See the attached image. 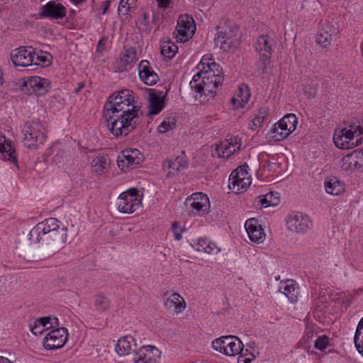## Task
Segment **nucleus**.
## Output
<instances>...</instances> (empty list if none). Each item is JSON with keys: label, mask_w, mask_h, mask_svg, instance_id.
Segmentation results:
<instances>
[{"label": "nucleus", "mask_w": 363, "mask_h": 363, "mask_svg": "<svg viewBox=\"0 0 363 363\" xmlns=\"http://www.w3.org/2000/svg\"><path fill=\"white\" fill-rule=\"evenodd\" d=\"M140 107L135 102V94L129 89H122L113 93L104 108V117L111 133L116 136L125 137L137 126Z\"/></svg>", "instance_id": "f257e3e1"}, {"label": "nucleus", "mask_w": 363, "mask_h": 363, "mask_svg": "<svg viewBox=\"0 0 363 363\" xmlns=\"http://www.w3.org/2000/svg\"><path fill=\"white\" fill-rule=\"evenodd\" d=\"M67 238V227L55 218L38 223L29 233L30 241L40 244L45 256L53 255L63 248Z\"/></svg>", "instance_id": "f03ea898"}, {"label": "nucleus", "mask_w": 363, "mask_h": 363, "mask_svg": "<svg viewBox=\"0 0 363 363\" xmlns=\"http://www.w3.org/2000/svg\"><path fill=\"white\" fill-rule=\"evenodd\" d=\"M223 81V76L215 75L211 70H204L195 74L189 85L201 97H207L213 96L215 89L222 84Z\"/></svg>", "instance_id": "7ed1b4c3"}, {"label": "nucleus", "mask_w": 363, "mask_h": 363, "mask_svg": "<svg viewBox=\"0 0 363 363\" xmlns=\"http://www.w3.org/2000/svg\"><path fill=\"white\" fill-rule=\"evenodd\" d=\"M23 133L25 145L28 148L38 147L46 139L45 128L39 121H32L25 123Z\"/></svg>", "instance_id": "20e7f679"}, {"label": "nucleus", "mask_w": 363, "mask_h": 363, "mask_svg": "<svg viewBox=\"0 0 363 363\" xmlns=\"http://www.w3.org/2000/svg\"><path fill=\"white\" fill-rule=\"evenodd\" d=\"M212 346L216 351L227 356H235L242 353L243 344L236 336H222L212 342Z\"/></svg>", "instance_id": "39448f33"}, {"label": "nucleus", "mask_w": 363, "mask_h": 363, "mask_svg": "<svg viewBox=\"0 0 363 363\" xmlns=\"http://www.w3.org/2000/svg\"><path fill=\"white\" fill-rule=\"evenodd\" d=\"M142 204L139 191L135 188H131L121 193L117 200V208L123 213H132Z\"/></svg>", "instance_id": "423d86ee"}, {"label": "nucleus", "mask_w": 363, "mask_h": 363, "mask_svg": "<svg viewBox=\"0 0 363 363\" xmlns=\"http://www.w3.org/2000/svg\"><path fill=\"white\" fill-rule=\"evenodd\" d=\"M355 138V130L352 129V125H349L348 128H342L336 130L333 135V141L335 146L340 149H350L358 146L363 143V137Z\"/></svg>", "instance_id": "0eeeda50"}, {"label": "nucleus", "mask_w": 363, "mask_h": 363, "mask_svg": "<svg viewBox=\"0 0 363 363\" xmlns=\"http://www.w3.org/2000/svg\"><path fill=\"white\" fill-rule=\"evenodd\" d=\"M215 45L223 52H229L238 46L240 43L237 28H228L219 30L215 38Z\"/></svg>", "instance_id": "6e6552de"}, {"label": "nucleus", "mask_w": 363, "mask_h": 363, "mask_svg": "<svg viewBox=\"0 0 363 363\" xmlns=\"http://www.w3.org/2000/svg\"><path fill=\"white\" fill-rule=\"evenodd\" d=\"M196 23L194 18L187 14L180 15L174 35L177 42L185 43L191 38L195 32Z\"/></svg>", "instance_id": "1a4fd4ad"}, {"label": "nucleus", "mask_w": 363, "mask_h": 363, "mask_svg": "<svg viewBox=\"0 0 363 363\" xmlns=\"http://www.w3.org/2000/svg\"><path fill=\"white\" fill-rule=\"evenodd\" d=\"M241 147V139L238 136H230L229 138L215 145L213 155L220 158H229Z\"/></svg>", "instance_id": "9d476101"}, {"label": "nucleus", "mask_w": 363, "mask_h": 363, "mask_svg": "<svg viewBox=\"0 0 363 363\" xmlns=\"http://www.w3.org/2000/svg\"><path fill=\"white\" fill-rule=\"evenodd\" d=\"M185 205L189 209H191V212L195 211V214L200 216L208 213L211 207L208 197L202 192L192 194L187 198Z\"/></svg>", "instance_id": "9b49d317"}, {"label": "nucleus", "mask_w": 363, "mask_h": 363, "mask_svg": "<svg viewBox=\"0 0 363 363\" xmlns=\"http://www.w3.org/2000/svg\"><path fill=\"white\" fill-rule=\"evenodd\" d=\"M160 354V351L154 346H143L128 357L127 363H155L156 357H159Z\"/></svg>", "instance_id": "f8f14e48"}, {"label": "nucleus", "mask_w": 363, "mask_h": 363, "mask_svg": "<svg viewBox=\"0 0 363 363\" xmlns=\"http://www.w3.org/2000/svg\"><path fill=\"white\" fill-rule=\"evenodd\" d=\"M35 53L32 47H20L11 53V60L15 66L30 67L35 62Z\"/></svg>", "instance_id": "ddd939ff"}, {"label": "nucleus", "mask_w": 363, "mask_h": 363, "mask_svg": "<svg viewBox=\"0 0 363 363\" xmlns=\"http://www.w3.org/2000/svg\"><path fill=\"white\" fill-rule=\"evenodd\" d=\"M68 339L67 330L60 328L49 332L44 339V347L47 350H56L62 347Z\"/></svg>", "instance_id": "4468645a"}, {"label": "nucleus", "mask_w": 363, "mask_h": 363, "mask_svg": "<svg viewBox=\"0 0 363 363\" xmlns=\"http://www.w3.org/2000/svg\"><path fill=\"white\" fill-rule=\"evenodd\" d=\"M121 156H118L117 160L119 168L133 169L136 167L143 161V155L137 149H126L121 152Z\"/></svg>", "instance_id": "2eb2a0df"}, {"label": "nucleus", "mask_w": 363, "mask_h": 363, "mask_svg": "<svg viewBox=\"0 0 363 363\" xmlns=\"http://www.w3.org/2000/svg\"><path fill=\"white\" fill-rule=\"evenodd\" d=\"M247 165H243L233 170L230 175V187L233 190L239 191L245 189L250 184L247 169Z\"/></svg>", "instance_id": "dca6fc26"}, {"label": "nucleus", "mask_w": 363, "mask_h": 363, "mask_svg": "<svg viewBox=\"0 0 363 363\" xmlns=\"http://www.w3.org/2000/svg\"><path fill=\"white\" fill-rule=\"evenodd\" d=\"M286 225L291 232L300 233L307 231L311 226V222L308 216L298 213L288 216Z\"/></svg>", "instance_id": "f3484780"}, {"label": "nucleus", "mask_w": 363, "mask_h": 363, "mask_svg": "<svg viewBox=\"0 0 363 363\" xmlns=\"http://www.w3.org/2000/svg\"><path fill=\"white\" fill-rule=\"evenodd\" d=\"M337 32L338 29L335 25L328 22L322 23L316 38L317 43L323 48H328Z\"/></svg>", "instance_id": "a211bd4d"}, {"label": "nucleus", "mask_w": 363, "mask_h": 363, "mask_svg": "<svg viewBox=\"0 0 363 363\" xmlns=\"http://www.w3.org/2000/svg\"><path fill=\"white\" fill-rule=\"evenodd\" d=\"M67 13L66 8L60 3L50 1L40 9V15L50 19L59 20L63 18Z\"/></svg>", "instance_id": "6ab92c4d"}, {"label": "nucleus", "mask_w": 363, "mask_h": 363, "mask_svg": "<svg viewBox=\"0 0 363 363\" xmlns=\"http://www.w3.org/2000/svg\"><path fill=\"white\" fill-rule=\"evenodd\" d=\"M189 162L187 157L182 151V154L174 159L166 160L162 163V167L164 169L167 170L168 175H175L186 169L188 167Z\"/></svg>", "instance_id": "aec40b11"}, {"label": "nucleus", "mask_w": 363, "mask_h": 363, "mask_svg": "<svg viewBox=\"0 0 363 363\" xmlns=\"http://www.w3.org/2000/svg\"><path fill=\"white\" fill-rule=\"evenodd\" d=\"M0 159L9 161L18 167L16 149L11 142L6 140L5 136L1 133H0Z\"/></svg>", "instance_id": "412c9836"}, {"label": "nucleus", "mask_w": 363, "mask_h": 363, "mask_svg": "<svg viewBox=\"0 0 363 363\" xmlns=\"http://www.w3.org/2000/svg\"><path fill=\"white\" fill-rule=\"evenodd\" d=\"M139 77L141 81L152 86L160 80L158 74L154 71L147 60H142L138 65Z\"/></svg>", "instance_id": "4be33fe9"}, {"label": "nucleus", "mask_w": 363, "mask_h": 363, "mask_svg": "<svg viewBox=\"0 0 363 363\" xmlns=\"http://www.w3.org/2000/svg\"><path fill=\"white\" fill-rule=\"evenodd\" d=\"M250 240L254 242H262L265 233L264 229L255 218L247 219L245 224Z\"/></svg>", "instance_id": "5701e85b"}, {"label": "nucleus", "mask_w": 363, "mask_h": 363, "mask_svg": "<svg viewBox=\"0 0 363 363\" xmlns=\"http://www.w3.org/2000/svg\"><path fill=\"white\" fill-rule=\"evenodd\" d=\"M24 85L33 89L36 95H45L50 89V82L48 79L43 78L38 76H33L30 77Z\"/></svg>", "instance_id": "b1692460"}, {"label": "nucleus", "mask_w": 363, "mask_h": 363, "mask_svg": "<svg viewBox=\"0 0 363 363\" xmlns=\"http://www.w3.org/2000/svg\"><path fill=\"white\" fill-rule=\"evenodd\" d=\"M137 345L135 339L131 335H125L118 340L115 347V350L120 356H127L130 357L135 352Z\"/></svg>", "instance_id": "393cba45"}, {"label": "nucleus", "mask_w": 363, "mask_h": 363, "mask_svg": "<svg viewBox=\"0 0 363 363\" xmlns=\"http://www.w3.org/2000/svg\"><path fill=\"white\" fill-rule=\"evenodd\" d=\"M164 306L167 309L180 313L186 308V302L179 294L166 292L164 294Z\"/></svg>", "instance_id": "a878e982"}, {"label": "nucleus", "mask_w": 363, "mask_h": 363, "mask_svg": "<svg viewBox=\"0 0 363 363\" xmlns=\"http://www.w3.org/2000/svg\"><path fill=\"white\" fill-rule=\"evenodd\" d=\"M136 60V51L133 49H128L121 54L120 58L116 62V69L120 72L128 71Z\"/></svg>", "instance_id": "bb28decb"}, {"label": "nucleus", "mask_w": 363, "mask_h": 363, "mask_svg": "<svg viewBox=\"0 0 363 363\" xmlns=\"http://www.w3.org/2000/svg\"><path fill=\"white\" fill-rule=\"evenodd\" d=\"M164 95L162 91L151 90L149 94V111L147 115H157L164 107Z\"/></svg>", "instance_id": "cd10ccee"}, {"label": "nucleus", "mask_w": 363, "mask_h": 363, "mask_svg": "<svg viewBox=\"0 0 363 363\" xmlns=\"http://www.w3.org/2000/svg\"><path fill=\"white\" fill-rule=\"evenodd\" d=\"M274 40L269 35H262L258 37L256 43L255 45V50L261 54H268L272 57V47L274 45Z\"/></svg>", "instance_id": "c85d7f7f"}, {"label": "nucleus", "mask_w": 363, "mask_h": 363, "mask_svg": "<svg viewBox=\"0 0 363 363\" xmlns=\"http://www.w3.org/2000/svg\"><path fill=\"white\" fill-rule=\"evenodd\" d=\"M279 291L283 293L291 303L297 301L298 287L295 281L287 279L285 282H281Z\"/></svg>", "instance_id": "c756f323"}, {"label": "nucleus", "mask_w": 363, "mask_h": 363, "mask_svg": "<svg viewBox=\"0 0 363 363\" xmlns=\"http://www.w3.org/2000/svg\"><path fill=\"white\" fill-rule=\"evenodd\" d=\"M325 188L328 194L339 195L344 191V184L339 179L333 177L325 180Z\"/></svg>", "instance_id": "7c9ffc66"}, {"label": "nucleus", "mask_w": 363, "mask_h": 363, "mask_svg": "<svg viewBox=\"0 0 363 363\" xmlns=\"http://www.w3.org/2000/svg\"><path fill=\"white\" fill-rule=\"evenodd\" d=\"M280 199L278 193L269 192L260 198L259 202L262 208L276 206L279 204Z\"/></svg>", "instance_id": "2f4dec72"}, {"label": "nucleus", "mask_w": 363, "mask_h": 363, "mask_svg": "<svg viewBox=\"0 0 363 363\" xmlns=\"http://www.w3.org/2000/svg\"><path fill=\"white\" fill-rule=\"evenodd\" d=\"M341 168L343 171L350 172L360 170L352 153L345 155L342 158Z\"/></svg>", "instance_id": "473e14b6"}, {"label": "nucleus", "mask_w": 363, "mask_h": 363, "mask_svg": "<svg viewBox=\"0 0 363 363\" xmlns=\"http://www.w3.org/2000/svg\"><path fill=\"white\" fill-rule=\"evenodd\" d=\"M354 342L358 352L363 356V317L357 325Z\"/></svg>", "instance_id": "72a5a7b5"}, {"label": "nucleus", "mask_w": 363, "mask_h": 363, "mask_svg": "<svg viewBox=\"0 0 363 363\" xmlns=\"http://www.w3.org/2000/svg\"><path fill=\"white\" fill-rule=\"evenodd\" d=\"M269 116V108L267 106H262L256 116L252 120V125L255 128L260 127Z\"/></svg>", "instance_id": "f704fd0d"}, {"label": "nucleus", "mask_w": 363, "mask_h": 363, "mask_svg": "<svg viewBox=\"0 0 363 363\" xmlns=\"http://www.w3.org/2000/svg\"><path fill=\"white\" fill-rule=\"evenodd\" d=\"M107 165V157L104 155H99L92 160V167L94 171L99 174L104 173V169Z\"/></svg>", "instance_id": "c9c22d12"}, {"label": "nucleus", "mask_w": 363, "mask_h": 363, "mask_svg": "<svg viewBox=\"0 0 363 363\" xmlns=\"http://www.w3.org/2000/svg\"><path fill=\"white\" fill-rule=\"evenodd\" d=\"M94 305L96 309L100 312L106 311L110 307V301L107 297L98 294L94 297Z\"/></svg>", "instance_id": "e433bc0d"}, {"label": "nucleus", "mask_w": 363, "mask_h": 363, "mask_svg": "<svg viewBox=\"0 0 363 363\" xmlns=\"http://www.w3.org/2000/svg\"><path fill=\"white\" fill-rule=\"evenodd\" d=\"M178 47L171 42H164L161 46V53L165 57L172 59L176 55Z\"/></svg>", "instance_id": "4c0bfd02"}, {"label": "nucleus", "mask_w": 363, "mask_h": 363, "mask_svg": "<svg viewBox=\"0 0 363 363\" xmlns=\"http://www.w3.org/2000/svg\"><path fill=\"white\" fill-rule=\"evenodd\" d=\"M271 57L268 54L259 55V60L257 63L256 72L259 75H263L267 73V65L270 62Z\"/></svg>", "instance_id": "58836bf2"}, {"label": "nucleus", "mask_w": 363, "mask_h": 363, "mask_svg": "<svg viewBox=\"0 0 363 363\" xmlns=\"http://www.w3.org/2000/svg\"><path fill=\"white\" fill-rule=\"evenodd\" d=\"M280 124H284L293 132L296 128L297 118L293 113L286 114L280 120Z\"/></svg>", "instance_id": "ea45409f"}, {"label": "nucleus", "mask_w": 363, "mask_h": 363, "mask_svg": "<svg viewBox=\"0 0 363 363\" xmlns=\"http://www.w3.org/2000/svg\"><path fill=\"white\" fill-rule=\"evenodd\" d=\"M309 81V83L307 82L306 85H304L303 91L309 98H314L318 92V79H310Z\"/></svg>", "instance_id": "a19ab883"}, {"label": "nucleus", "mask_w": 363, "mask_h": 363, "mask_svg": "<svg viewBox=\"0 0 363 363\" xmlns=\"http://www.w3.org/2000/svg\"><path fill=\"white\" fill-rule=\"evenodd\" d=\"M53 161L59 166H65L68 164L69 162L71 161V157L68 152L61 151L55 155Z\"/></svg>", "instance_id": "79ce46f5"}, {"label": "nucleus", "mask_w": 363, "mask_h": 363, "mask_svg": "<svg viewBox=\"0 0 363 363\" xmlns=\"http://www.w3.org/2000/svg\"><path fill=\"white\" fill-rule=\"evenodd\" d=\"M176 127V120L174 118H168L164 120L159 126L160 133H164L169 130H173Z\"/></svg>", "instance_id": "37998d69"}, {"label": "nucleus", "mask_w": 363, "mask_h": 363, "mask_svg": "<svg viewBox=\"0 0 363 363\" xmlns=\"http://www.w3.org/2000/svg\"><path fill=\"white\" fill-rule=\"evenodd\" d=\"M212 57L213 56L211 54L203 55L199 64L196 67L197 69H199V72L206 70L208 69V65H211V64L210 61L212 60Z\"/></svg>", "instance_id": "c03bdc74"}, {"label": "nucleus", "mask_w": 363, "mask_h": 363, "mask_svg": "<svg viewBox=\"0 0 363 363\" xmlns=\"http://www.w3.org/2000/svg\"><path fill=\"white\" fill-rule=\"evenodd\" d=\"M329 339L326 335L320 336L315 341V347L321 351L324 350L328 345Z\"/></svg>", "instance_id": "a18cd8bd"}, {"label": "nucleus", "mask_w": 363, "mask_h": 363, "mask_svg": "<svg viewBox=\"0 0 363 363\" xmlns=\"http://www.w3.org/2000/svg\"><path fill=\"white\" fill-rule=\"evenodd\" d=\"M135 0H121L118 5V12L123 15L127 14L130 6L134 4Z\"/></svg>", "instance_id": "49530a36"}, {"label": "nucleus", "mask_w": 363, "mask_h": 363, "mask_svg": "<svg viewBox=\"0 0 363 363\" xmlns=\"http://www.w3.org/2000/svg\"><path fill=\"white\" fill-rule=\"evenodd\" d=\"M275 125L278 127V128L280 129L281 135L277 134V136L278 139H285L292 133L291 130H289V129L286 127V125L284 124H280V120L276 123Z\"/></svg>", "instance_id": "de8ad7c7"}, {"label": "nucleus", "mask_w": 363, "mask_h": 363, "mask_svg": "<svg viewBox=\"0 0 363 363\" xmlns=\"http://www.w3.org/2000/svg\"><path fill=\"white\" fill-rule=\"evenodd\" d=\"M353 157H354V160L361 169L363 167V150L357 149L352 152Z\"/></svg>", "instance_id": "09e8293b"}, {"label": "nucleus", "mask_w": 363, "mask_h": 363, "mask_svg": "<svg viewBox=\"0 0 363 363\" xmlns=\"http://www.w3.org/2000/svg\"><path fill=\"white\" fill-rule=\"evenodd\" d=\"M172 230L174 233V236L176 240H181L182 238V233L183 230L181 226L177 222H174L172 225Z\"/></svg>", "instance_id": "8fccbe9b"}, {"label": "nucleus", "mask_w": 363, "mask_h": 363, "mask_svg": "<svg viewBox=\"0 0 363 363\" xmlns=\"http://www.w3.org/2000/svg\"><path fill=\"white\" fill-rule=\"evenodd\" d=\"M219 249L217 247L216 245L213 242H208L206 248H200V252H203L205 253H213L218 252Z\"/></svg>", "instance_id": "3c124183"}, {"label": "nucleus", "mask_w": 363, "mask_h": 363, "mask_svg": "<svg viewBox=\"0 0 363 363\" xmlns=\"http://www.w3.org/2000/svg\"><path fill=\"white\" fill-rule=\"evenodd\" d=\"M206 70H211V72H214L215 75L223 76V73L220 69V65L216 62H211V65H208V69Z\"/></svg>", "instance_id": "603ef678"}, {"label": "nucleus", "mask_w": 363, "mask_h": 363, "mask_svg": "<svg viewBox=\"0 0 363 363\" xmlns=\"http://www.w3.org/2000/svg\"><path fill=\"white\" fill-rule=\"evenodd\" d=\"M239 91L241 93L240 97H241V101L242 103H247L249 100V98L250 96V94L249 93V90L247 87H245V91H243L242 88H240Z\"/></svg>", "instance_id": "864d4df0"}, {"label": "nucleus", "mask_w": 363, "mask_h": 363, "mask_svg": "<svg viewBox=\"0 0 363 363\" xmlns=\"http://www.w3.org/2000/svg\"><path fill=\"white\" fill-rule=\"evenodd\" d=\"M277 134L278 135H281L280 129L278 128V127L274 124V126L272 127V128L271 129L270 137L274 141H281V140H282L283 139H278V138H277Z\"/></svg>", "instance_id": "5fc2aeb1"}, {"label": "nucleus", "mask_w": 363, "mask_h": 363, "mask_svg": "<svg viewBox=\"0 0 363 363\" xmlns=\"http://www.w3.org/2000/svg\"><path fill=\"white\" fill-rule=\"evenodd\" d=\"M48 317H43L36 319L35 321L42 328H44L45 330H47L50 329V326L46 325V323L48 321Z\"/></svg>", "instance_id": "6e6d98bb"}, {"label": "nucleus", "mask_w": 363, "mask_h": 363, "mask_svg": "<svg viewBox=\"0 0 363 363\" xmlns=\"http://www.w3.org/2000/svg\"><path fill=\"white\" fill-rule=\"evenodd\" d=\"M30 330L34 335H38L43 333L45 329L44 328H42L40 325H38V324H37V323L35 321L34 325L31 326Z\"/></svg>", "instance_id": "4d7b16f0"}, {"label": "nucleus", "mask_w": 363, "mask_h": 363, "mask_svg": "<svg viewBox=\"0 0 363 363\" xmlns=\"http://www.w3.org/2000/svg\"><path fill=\"white\" fill-rule=\"evenodd\" d=\"M208 241L206 238H199L196 244V250L200 252V248H206Z\"/></svg>", "instance_id": "13d9d810"}, {"label": "nucleus", "mask_w": 363, "mask_h": 363, "mask_svg": "<svg viewBox=\"0 0 363 363\" xmlns=\"http://www.w3.org/2000/svg\"><path fill=\"white\" fill-rule=\"evenodd\" d=\"M48 319L47 323H46V325L50 326V328L54 327L55 325H57L58 326L59 325V321H58V319L55 317H48Z\"/></svg>", "instance_id": "bf43d9fd"}, {"label": "nucleus", "mask_w": 363, "mask_h": 363, "mask_svg": "<svg viewBox=\"0 0 363 363\" xmlns=\"http://www.w3.org/2000/svg\"><path fill=\"white\" fill-rule=\"evenodd\" d=\"M352 129L355 130V135L357 136V138H359L358 137H361V135L363 134V128L360 125H355L353 124Z\"/></svg>", "instance_id": "052dcab7"}, {"label": "nucleus", "mask_w": 363, "mask_h": 363, "mask_svg": "<svg viewBox=\"0 0 363 363\" xmlns=\"http://www.w3.org/2000/svg\"><path fill=\"white\" fill-rule=\"evenodd\" d=\"M160 8L166 9L169 6L171 0H157Z\"/></svg>", "instance_id": "680f3d73"}, {"label": "nucleus", "mask_w": 363, "mask_h": 363, "mask_svg": "<svg viewBox=\"0 0 363 363\" xmlns=\"http://www.w3.org/2000/svg\"><path fill=\"white\" fill-rule=\"evenodd\" d=\"M110 4H111V1H109V0L104 1L102 2V6H103L102 13L103 14H105L107 12V11L108 10Z\"/></svg>", "instance_id": "e2e57ef3"}, {"label": "nucleus", "mask_w": 363, "mask_h": 363, "mask_svg": "<svg viewBox=\"0 0 363 363\" xmlns=\"http://www.w3.org/2000/svg\"><path fill=\"white\" fill-rule=\"evenodd\" d=\"M45 58L46 57L45 56H39V55H35V62L33 64V65H39L40 62H45Z\"/></svg>", "instance_id": "0e129e2a"}, {"label": "nucleus", "mask_w": 363, "mask_h": 363, "mask_svg": "<svg viewBox=\"0 0 363 363\" xmlns=\"http://www.w3.org/2000/svg\"><path fill=\"white\" fill-rule=\"evenodd\" d=\"M251 361L250 358L244 357L242 354L238 357V363H250Z\"/></svg>", "instance_id": "69168bd1"}, {"label": "nucleus", "mask_w": 363, "mask_h": 363, "mask_svg": "<svg viewBox=\"0 0 363 363\" xmlns=\"http://www.w3.org/2000/svg\"><path fill=\"white\" fill-rule=\"evenodd\" d=\"M0 363H15L13 362L10 361L9 359L3 357H0Z\"/></svg>", "instance_id": "338daca9"}, {"label": "nucleus", "mask_w": 363, "mask_h": 363, "mask_svg": "<svg viewBox=\"0 0 363 363\" xmlns=\"http://www.w3.org/2000/svg\"><path fill=\"white\" fill-rule=\"evenodd\" d=\"M312 336H313V333H308L305 335V337H306L307 339H309V338L312 337Z\"/></svg>", "instance_id": "774afa93"}]
</instances>
